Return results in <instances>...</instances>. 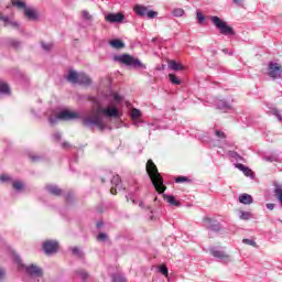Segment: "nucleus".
<instances>
[{
	"instance_id": "nucleus-1",
	"label": "nucleus",
	"mask_w": 282,
	"mask_h": 282,
	"mask_svg": "<svg viewBox=\"0 0 282 282\" xmlns=\"http://www.w3.org/2000/svg\"><path fill=\"white\" fill-rule=\"evenodd\" d=\"M100 113H104L106 118H118V108H102L99 106L96 110H93L89 115L84 117V127L95 126L97 129H99V131H102L105 129V122H102V117H100Z\"/></svg>"
},
{
	"instance_id": "nucleus-2",
	"label": "nucleus",
	"mask_w": 282,
	"mask_h": 282,
	"mask_svg": "<svg viewBox=\"0 0 282 282\" xmlns=\"http://www.w3.org/2000/svg\"><path fill=\"white\" fill-rule=\"evenodd\" d=\"M145 171L159 195H162L164 191H166V186L164 185V177H162V174H160V171H158V165L153 162V160H148L145 165Z\"/></svg>"
},
{
	"instance_id": "nucleus-3",
	"label": "nucleus",
	"mask_w": 282,
	"mask_h": 282,
	"mask_svg": "<svg viewBox=\"0 0 282 282\" xmlns=\"http://www.w3.org/2000/svg\"><path fill=\"white\" fill-rule=\"evenodd\" d=\"M67 80L73 84L78 83V85H85L86 87L91 85V78L89 76L85 75V73L78 74L75 70H69Z\"/></svg>"
},
{
	"instance_id": "nucleus-4",
	"label": "nucleus",
	"mask_w": 282,
	"mask_h": 282,
	"mask_svg": "<svg viewBox=\"0 0 282 282\" xmlns=\"http://www.w3.org/2000/svg\"><path fill=\"white\" fill-rule=\"evenodd\" d=\"M212 21L220 32V34H224L225 36H235V29L232 26L228 25L226 22L219 19V17L214 15L212 17Z\"/></svg>"
},
{
	"instance_id": "nucleus-5",
	"label": "nucleus",
	"mask_w": 282,
	"mask_h": 282,
	"mask_svg": "<svg viewBox=\"0 0 282 282\" xmlns=\"http://www.w3.org/2000/svg\"><path fill=\"white\" fill-rule=\"evenodd\" d=\"M115 61H118L119 63H122L123 65L133 66V67H144L142 65V62L140 59L134 58L133 56L129 54H123L121 56H115Z\"/></svg>"
},
{
	"instance_id": "nucleus-6",
	"label": "nucleus",
	"mask_w": 282,
	"mask_h": 282,
	"mask_svg": "<svg viewBox=\"0 0 282 282\" xmlns=\"http://www.w3.org/2000/svg\"><path fill=\"white\" fill-rule=\"evenodd\" d=\"M57 120H78L80 118V115L77 111L72 110H62L56 116Z\"/></svg>"
},
{
	"instance_id": "nucleus-7",
	"label": "nucleus",
	"mask_w": 282,
	"mask_h": 282,
	"mask_svg": "<svg viewBox=\"0 0 282 282\" xmlns=\"http://www.w3.org/2000/svg\"><path fill=\"white\" fill-rule=\"evenodd\" d=\"M43 250L45 254H55V252H58V242L54 240H46L43 243Z\"/></svg>"
},
{
	"instance_id": "nucleus-8",
	"label": "nucleus",
	"mask_w": 282,
	"mask_h": 282,
	"mask_svg": "<svg viewBox=\"0 0 282 282\" xmlns=\"http://www.w3.org/2000/svg\"><path fill=\"white\" fill-rule=\"evenodd\" d=\"M282 66L279 63H270L269 64V76L271 78H281Z\"/></svg>"
},
{
	"instance_id": "nucleus-9",
	"label": "nucleus",
	"mask_w": 282,
	"mask_h": 282,
	"mask_svg": "<svg viewBox=\"0 0 282 282\" xmlns=\"http://www.w3.org/2000/svg\"><path fill=\"white\" fill-rule=\"evenodd\" d=\"M106 21L108 23H122L124 21V14L119 13H109L106 15Z\"/></svg>"
},
{
	"instance_id": "nucleus-10",
	"label": "nucleus",
	"mask_w": 282,
	"mask_h": 282,
	"mask_svg": "<svg viewBox=\"0 0 282 282\" xmlns=\"http://www.w3.org/2000/svg\"><path fill=\"white\" fill-rule=\"evenodd\" d=\"M112 187L110 188L111 195H118V191L122 188L120 184H122V181L120 180L119 175H115L111 180Z\"/></svg>"
},
{
	"instance_id": "nucleus-11",
	"label": "nucleus",
	"mask_w": 282,
	"mask_h": 282,
	"mask_svg": "<svg viewBox=\"0 0 282 282\" xmlns=\"http://www.w3.org/2000/svg\"><path fill=\"white\" fill-rule=\"evenodd\" d=\"M26 272L31 276H43V270L34 264L26 267Z\"/></svg>"
},
{
	"instance_id": "nucleus-12",
	"label": "nucleus",
	"mask_w": 282,
	"mask_h": 282,
	"mask_svg": "<svg viewBox=\"0 0 282 282\" xmlns=\"http://www.w3.org/2000/svg\"><path fill=\"white\" fill-rule=\"evenodd\" d=\"M24 17L29 19V21H36L39 19V13H36V10L26 8L24 9Z\"/></svg>"
},
{
	"instance_id": "nucleus-13",
	"label": "nucleus",
	"mask_w": 282,
	"mask_h": 282,
	"mask_svg": "<svg viewBox=\"0 0 282 282\" xmlns=\"http://www.w3.org/2000/svg\"><path fill=\"white\" fill-rule=\"evenodd\" d=\"M210 254L216 259H230V256L227 252L217 249H212Z\"/></svg>"
},
{
	"instance_id": "nucleus-14",
	"label": "nucleus",
	"mask_w": 282,
	"mask_h": 282,
	"mask_svg": "<svg viewBox=\"0 0 282 282\" xmlns=\"http://www.w3.org/2000/svg\"><path fill=\"white\" fill-rule=\"evenodd\" d=\"M11 4L13 8H17V10H23L24 12L28 9V4L22 0H11Z\"/></svg>"
},
{
	"instance_id": "nucleus-15",
	"label": "nucleus",
	"mask_w": 282,
	"mask_h": 282,
	"mask_svg": "<svg viewBox=\"0 0 282 282\" xmlns=\"http://www.w3.org/2000/svg\"><path fill=\"white\" fill-rule=\"evenodd\" d=\"M149 9L144 6H140V4H137L134 7V12L139 15V17H147V13H148Z\"/></svg>"
},
{
	"instance_id": "nucleus-16",
	"label": "nucleus",
	"mask_w": 282,
	"mask_h": 282,
	"mask_svg": "<svg viewBox=\"0 0 282 282\" xmlns=\"http://www.w3.org/2000/svg\"><path fill=\"white\" fill-rule=\"evenodd\" d=\"M169 67H170V69H173L174 72H182V69H184V65H182L181 63H177L173 59H171L169 62Z\"/></svg>"
},
{
	"instance_id": "nucleus-17",
	"label": "nucleus",
	"mask_w": 282,
	"mask_h": 282,
	"mask_svg": "<svg viewBox=\"0 0 282 282\" xmlns=\"http://www.w3.org/2000/svg\"><path fill=\"white\" fill-rule=\"evenodd\" d=\"M47 191L51 195H55V197H61V195H63V189L57 186H47Z\"/></svg>"
},
{
	"instance_id": "nucleus-18",
	"label": "nucleus",
	"mask_w": 282,
	"mask_h": 282,
	"mask_svg": "<svg viewBox=\"0 0 282 282\" xmlns=\"http://www.w3.org/2000/svg\"><path fill=\"white\" fill-rule=\"evenodd\" d=\"M240 204H252V196L250 194H242L239 196Z\"/></svg>"
},
{
	"instance_id": "nucleus-19",
	"label": "nucleus",
	"mask_w": 282,
	"mask_h": 282,
	"mask_svg": "<svg viewBox=\"0 0 282 282\" xmlns=\"http://www.w3.org/2000/svg\"><path fill=\"white\" fill-rule=\"evenodd\" d=\"M236 169H238L239 171H242V173H245L247 177H250V175H252V170H250L249 167H246V165L241 163H238L236 165Z\"/></svg>"
},
{
	"instance_id": "nucleus-20",
	"label": "nucleus",
	"mask_w": 282,
	"mask_h": 282,
	"mask_svg": "<svg viewBox=\"0 0 282 282\" xmlns=\"http://www.w3.org/2000/svg\"><path fill=\"white\" fill-rule=\"evenodd\" d=\"M163 199H165L167 204H171V206H180V202L175 199V196L164 194Z\"/></svg>"
},
{
	"instance_id": "nucleus-21",
	"label": "nucleus",
	"mask_w": 282,
	"mask_h": 282,
	"mask_svg": "<svg viewBox=\"0 0 282 282\" xmlns=\"http://www.w3.org/2000/svg\"><path fill=\"white\" fill-rule=\"evenodd\" d=\"M0 94L10 96V86L6 82H0Z\"/></svg>"
},
{
	"instance_id": "nucleus-22",
	"label": "nucleus",
	"mask_w": 282,
	"mask_h": 282,
	"mask_svg": "<svg viewBox=\"0 0 282 282\" xmlns=\"http://www.w3.org/2000/svg\"><path fill=\"white\" fill-rule=\"evenodd\" d=\"M110 45L111 47H115V50H122V47H124V42L120 40H112L110 41Z\"/></svg>"
},
{
	"instance_id": "nucleus-23",
	"label": "nucleus",
	"mask_w": 282,
	"mask_h": 282,
	"mask_svg": "<svg viewBox=\"0 0 282 282\" xmlns=\"http://www.w3.org/2000/svg\"><path fill=\"white\" fill-rule=\"evenodd\" d=\"M205 221L207 223V228H212V230H219V226L217 225V223H215V220L210 218H205Z\"/></svg>"
},
{
	"instance_id": "nucleus-24",
	"label": "nucleus",
	"mask_w": 282,
	"mask_h": 282,
	"mask_svg": "<svg viewBox=\"0 0 282 282\" xmlns=\"http://www.w3.org/2000/svg\"><path fill=\"white\" fill-rule=\"evenodd\" d=\"M167 76L172 85H182V80H180V78H177L174 74H169Z\"/></svg>"
},
{
	"instance_id": "nucleus-25",
	"label": "nucleus",
	"mask_w": 282,
	"mask_h": 282,
	"mask_svg": "<svg viewBox=\"0 0 282 282\" xmlns=\"http://www.w3.org/2000/svg\"><path fill=\"white\" fill-rule=\"evenodd\" d=\"M159 272H161V274H163V276H169V268L166 267V264H162L159 267Z\"/></svg>"
},
{
	"instance_id": "nucleus-26",
	"label": "nucleus",
	"mask_w": 282,
	"mask_h": 282,
	"mask_svg": "<svg viewBox=\"0 0 282 282\" xmlns=\"http://www.w3.org/2000/svg\"><path fill=\"white\" fill-rule=\"evenodd\" d=\"M12 186H13V188H14V191H21L22 188H23V182H21V181H14L13 183H12Z\"/></svg>"
},
{
	"instance_id": "nucleus-27",
	"label": "nucleus",
	"mask_w": 282,
	"mask_h": 282,
	"mask_svg": "<svg viewBox=\"0 0 282 282\" xmlns=\"http://www.w3.org/2000/svg\"><path fill=\"white\" fill-rule=\"evenodd\" d=\"M173 17H184V9H174L172 11Z\"/></svg>"
},
{
	"instance_id": "nucleus-28",
	"label": "nucleus",
	"mask_w": 282,
	"mask_h": 282,
	"mask_svg": "<svg viewBox=\"0 0 282 282\" xmlns=\"http://www.w3.org/2000/svg\"><path fill=\"white\" fill-rule=\"evenodd\" d=\"M141 113L139 109L133 108L131 111V117L133 118V120H138V118H140Z\"/></svg>"
},
{
	"instance_id": "nucleus-29",
	"label": "nucleus",
	"mask_w": 282,
	"mask_h": 282,
	"mask_svg": "<svg viewBox=\"0 0 282 282\" xmlns=\"http://www.w3.org/2000/svg\"><path fill=\"white\" fill-rule=\"evenodd\" d=\"M242 243H246L247 246H252L253 248H257V242L254 240H251V239H248V238H245L242 240Z\"/></svg>"
},
{
	"instance_id": "nucleus-30",
	"label": "nucleus",
	"mask_w": 282,
	"mask_h": 282,
	"mask_svg": "<svg viewBox=\"0 0 282 282\" xmlns=\"http://www.w3.org/2000/svg\"><path fill=\"white\" fill-rule=\"evenodd\" d=\"M112 282H127V278L117 274L112 276Z\"/></svg>"
},
{
	"instance_id": "nucleus-31",
	"label": "nucleus",
	"mask_w": 282,
	"mask_h": 282,
	"mask_svg": "<svg viewBox=\"0 0 282 282\" xmlns=\"http://www.w3.org/2000/svg\"><path fill=\"white\" fill-rule=\"evenodd\" d=\"M196 17H197L198 23H200V24L204 23V21H206V18L202 13V11H197Z\"/></svg>"
},
{
	"instance_id": "nucleus-32",
	"label": "nucleus",
	"mask_w": 282,
	"mask_h": 282,
	"mask_svg": "<svg viewBox=\"0 0 282 282\" xmlns=\"http://www.w3.org/2000/svg\"><path fill=\"white\" fill-rule=\"evenodd\" d=\"M175 182H176V184H182L184 182H191V180H188V177H186V176H178L175 178Z\"/></svg>"
},
{
	"instance_id": "nucleus-33",
	"label": "nucleus",
	"mask_w": 282,
	"mask_h": 282,
	"mask_svg": "<svg viewBox=\"0 0 282 282\" xmlns=\"http://www.w3.org/2000/svg\"><path fill=\"white\" fill-rule=\"evenodd\" d=\"M215 135L221 140H226V133L221 130H216Z\"/></svg>"
},
{
	"instance_id": "nucleus-34",
	"label": "nucleus",
	"mask_w": 282,
	"mask_h": 282,
	"mask_svg": "<svg viewBox=\"0 0 282 282\" xmlns=\"http://www.w3.org/2000/svg\"><path fill=\"white\" fill-rule=\"evenodd\" d=\"M271 113L273 116H276L278 120L281 122V120H282L281 112H279V110L276 108L271 109Z\"/></svg>"
},
{
	"instance_id": "nucleus-35",
	"label": "nucleus",
	"mask_w": 282,
	"mask_h": 282,
	"mask_svg": "<svg viewBox=\"0 0 282 282\" xmlns=\"http://www.w3.org/2000/svg\"><path fill=\"white\" fill-rule=\"evenodd\" d=\"M79 276L83 281H87V279H89V273L86 271H79Z\"/></svg>"
},
{
	"instance_id": "nucleus-36",
	"label": "nucleus",
	"mask_w": 282,
	"mask_h": 282,
	"mask_svg": "<svg viewBox=\"0 0 282 282\" xmlns=\"http://www.w3.org/2000/svg\"><path fill=\"white\" fill-rule=\"evenodd\" d=\"M73 254L79 257V259L83 258V252H80V249H78V247L73 248Z\"/></svg>"
},
{
	"instance_id": "nucleus-37",
	"label": "nucleus",
	"mask_w": 282,
	"mask_h": 282,
	"mask_svg": "<svg viewBox=\"0 0 282 282\" xmlns=\"http://www.w3.org/2000/svg\"><path fill=\"white\" fill-rule=\"evenodd\" d=\"M98 241H107V234L100 232L97 237Z\"/></svg>"
},
{
	"instance_id": "nucleus-38",
	"label": "nucleus",
	"mask_w": 282,
	"mask_h": 282,
	"mask_svg": "<svg viewBox=\"0 0 282 282\" xmlns=\"http://www.w3.org/2000/svg\"><path fill=\"white\" fill-rule=\"evenodd\" d=\"M147 17H148V19H155V17H158V12L148 11Z\"/></svg>"
},
{
	"instance_id": "nucleus-39",
	"label": "nucleus",
	"mask_w": 282,
	"mask_h": 282,
	"mask_svg": "<svg viewBox=\"0 0 282 282\" xmlns=\"http://www.w3.org/2000/svg\"><path fill=\"white\" fill-rule=\"evenodd\" d=\"M0 21H3V23L8 25L10 23V18H8L7 15L0 14Z\"/></svg>"
},
{
	"instance_id": "nucleus-40",
	"label": "nucleus",
	"mask_w": 282,
	"mask_h": 282,
	"mask_svg": "<svg viewBox=\"0 0 282 282\" xmlns=\"http://www.w3.org/2000/svg\"><path fill=\"white\" fill-rule=\"evenodd\" d=\"M10 45H11L12 47H19V45H21V43H20L19 41H17V40H11V41H10Z\"/></svg>"
},
{
	"instance_id": "nucleus-41",
	"label": "nucleus",
	"mask_w": 282,
	"mask_h": 282,
	"mask_svg": "<svg viewBox=\"0 0 282 282\" xmlns=\"http://www.w3.org/2000/svg\"><path fill=\"white\" fill-rule=\"evenodd\" d=\"M42 47H43V50H45L46 52H50V50H52V44L42 43Z\"/></svg>"
},
{
	"instance_id": "nucleus-42",
	"label": "nucleus",
	"mask_w": 282,
	"mask_h": 282,
	"mask_svg": "<svg viewBox=\"0 0 282 282\" xmlns=\"http://www.w3.org/2000/svg\"><path fill=\"white\" fill-rule=\"evenodd\" d=\"M9 180H10V176L6 174L0 175V182H9Z\"/></svg>"
},
{
	"instance_id": "nucleus-43",
	"label": "nucleus",
	"mask_w": 282,
	"mask_h": 282,
	"mask_svg": "<svg viewBox=\"0 0 282 282\" xmlns=\"http://www.w3.org/2000/svg\"><path fill=\"white\" fill-rule=\"evenodd\" d=\"M83 17L87 20L91 19V14H89V11H83Z\"/></svg>"
},
{
	"instance_id": "nucleus-44",
	"label": "nucleus",
	"mask_w": 282,
	"mask_h": 282,
	"mask_svg": "<svg viewBox=\"0 0 282 282\" xmlns=\"http://www.w3.org/2000/svg\"><path fill=\"white\" fill-rule=\"evenodd\" d=\"M6 279V270L0 268V281H3Z\"/></svg>"
},
{
	"instance_id": "nucleus-45",
	"label": "nucleus",
	"mask_w": 282,
	"mask_h": 282,
	"mask_svg": "<svg viewBox=\"0 0 282 282\" xmlns=\"http://www.w3.org/2000/svg\"><path fill=\"white\" fill-rule=\"evenodd\" d=\"M72 199H74V194L68 193V194L66 195V202H72Z\"/></svg>"
},
{
	"instance_id": "nucleus-46",
	"label": "nucleus",
	"mask_w": 282,
	"mask_h": 282,
	"mask_svg": "<svg viewBox=\"0 0 282 282\" xmlns=\"http://www.w3.org/2000/svg\"><path fill=\"white\" fill-rule=\"evenodd\" d=\"M241 219H250V214H248V213H242Z\"/></svg>"
},
{
	"instance_id": "nucleus-47",
	"label": "nucleus",
	"mask_w": 282,
	"mask_h": 282,
	"mask_svg": "<svg viewBox=\"0 0 282 282\" xmlns=\"http://www.w3.org/2000/svg\"><path fill=\"white\" fill-rule=\"evenodd\" d=\"M267 208H268L269 210H274V204L268 203V204H267Z\"/></svg>"
},
{
	"instance_id": "nucleus-48",
	"label": "nucleus",
	"mask_w": 282,
	"mask_h": 282,
	"mask_svg": "<svg viewBox=\"0 0 282 282\" xmlns=\"http://www.w3.org/2000/svg\"><path fill=\"white\" fill-rule=\"evenodd\" d=\"M113 98H115V100H117V101L122 100V98H120V95H118V94H116V95L113 96Z\"/></svg>"
},
{
	"instance_id": "nucleus-49",
	"label": "nucleus",
	"mask_w": 282,
	"mask_h": 282,
	"mask_svg": "<svg viewBox=\"0 0 282 282\" xmlns=\"http://www.w3.org/2000/svg\"><path fill=\"white\" fill-rule=\"evenodd\" d=\"M31 161H32V162H39V156L32 155V156H31Z\"/></svg>"
},
{
	"instance_id": "nucleus-50",
	"label": "nucleus",
	"mask_w": 282,
	"mask_h": 282,
	"mask_svg": "<svg viewBox=\"0 0 282 282\" xmlns=\"http://www.w3.org/2000/svg\"><path fill=\"white\" fill-rule=\"evenodd\" d=\"M243 0H234V3H236V6H241V2H242Z\"/></svg>"
},
{
	"instance_id": "nucleus-51",
	"label": "nucleus",
	"mask_w": 282,
	"mask_h": 282,
	"mask_svg": "<svg viewBox=\"0 0 282 282\" xmlns=\"http://www.w3.org/2000/svg\"><path fill=\"white\" fill-rule=\"evenodd\" d=\"M100 226H102V224L98 223V224H97V227L100 228Z\"/></svg>"
},
{
	"instance_id": "nucleus-52",
	"label": "nucleus",
	"mask_w": 282,
	"mask_h": 282,
	"mask_svg": "<svg viewBox=\"0 0 282 282\" xmlns=\"http://www.w3.org/2000/svg\"><path fill=\"white\" fill-rule=\"evenodd\" d=\"M102 184H105V178L101 180Z\"/></svg>"
},
{
	"instance_id": "nucleus-53",
	"label": "nucleus",
	"mask_w": 282,
	"mask_h": 282,
	"mask_svg": "<svg viewBox=\"0 0 282 282\" xmlns=\"http://www.w3.org/2000/svg\"><path fill=\"white\" fill-rule=\"evenodd\" d=\"M140 207H141V208L143 207V204H142V203L140 204Z\"/></svg>"
},
{
	"instance_id": "nucleus-54",
	"label": "nucleus",
	"mask_w": 282,
	"mask_h": 282,
	"mask_svg": "<svg viewBox=\"0 0 282 282\" xmlns=\"http://www.w3.org/2000/svg\"><path fill=\"white\" fill-rule=\"evenodd\" d=\"M51 123H54V121L51 119Z\"/></svg>"
}]
</instances>
